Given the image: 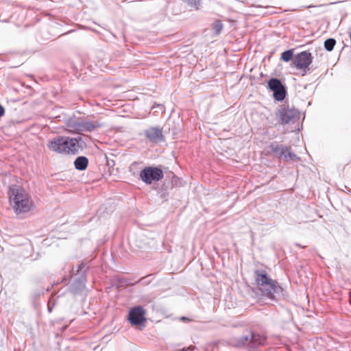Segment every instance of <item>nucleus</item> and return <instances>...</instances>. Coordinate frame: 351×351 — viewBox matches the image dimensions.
<instances>
[{
    "instance_id": "nucleus-14",
    "label": "nucleus",
    "mask_w": 351,
    "mask_h": 351,
    "mask_svg": "<svg viewBox=\"0 0 351 351\" xmlns=\"http://www.w3.org/2000/svg\"><path fill=\"white\" fill-rule=\"evenodd\" d=\"M252 337V347H254L261 345L265 342V337L258 334H254L251 332Z\"/></svg>"
},
{
    "instance_id": "nucleus-11",
    "label": "nucleus",
    "mask_w": 351,
    "mask_h": 351,
    "mask_svg": "<svg viewBox=\"0 0 351 351\" xmlns=\"http://www.w3.org/2000/svg\"><path fill=\"white\" fill-rule=\"evenodd\" d=\"M268 152L274 154L275 156L279 158L282 157V154L286 153L287 151V147L279 145L277 143H272L268 147Z\"/></svg>"
},
{
    "instance_id": "nucleus-2",
    "label": "nucleus",
    "mask_w": 351,
    "mask_h": 351,
    "mask_svg": "<svg viewBox=\"0 0 351 351\" xmlns=\"http://www.w3.org/2000/svg\"><path fill=\"white\" fill-rule=\"evenodd\" d=\"M254 277L256 285L263 295L275 299L282 291V287L276 281L271 279L265 270H256Z\"/></svg>"
},
{
    "instance_id": "nucleus-16",
    "label": "nucleus",
    "mask_w": 351,
    "mask_h": 351,
    "mask_svg": "<svg viewBox=\"0 0 351 351\" xmlns=\"http://www.w3.org/2000/svg\"><path fill=\"white\" fill-rule=\"evenodd\" d=\"M335 44H336V41L335 39L328 38V39L326 40L324 42V47L327 51H331L333 49Z\"/></svg>"
},
{
    "instance_id": "nucleus-13",
    "label": "nucleus",
    "mask_w": 351,
    "mask_h": 351,
    "mask_svg": "<svg viewBox=\"0 0 351 351\" xmlns=\"http://www.w3.org/2000/svg\"><path fill=\"white\" fill-rule=\"evenodd\" d=\"M88 160L85 156H78L74 161V166L80 171L85 170L87 168Z\"/></svg>"
},
{
    "instance_id": "nucleus-17",
    "label": "nucleus",
    "mask_w": 351,
    "mask_h": 351,
    "mask_svg": "<svg viewBox=\"0 0 351 351\" xmlns=\"http://www.w3.org/2000/svg\"><path fill=\"white\" fill-rule=\"evenodd\" d=\"M293 56V52L292 50H287L281 54V58L285 62H289L292 59Z\"/></svg>"
},
{
    "instance_id": "nucleus-6",
    "label": "nucleus",
    "mask_w": 351,
    "mask_h": 351,
    "mask_svg": "<svg viewBox=\"0 0 351 351\" xmlns=\"http://www.w3.org/2000/svg\"><path fill=\"white\" fill-rule=\"evenodd\" d=\"M141 180L147 184L154 182H158L163 178L162 171L156 167H147L140 172Z\"/></svg>"
},
{
    "instance_id": "nucleus-3",
    "label": "nucleus",
    "mask_w": 351,
    "mask_h": 351,
    "mask_svg": "<svg viewBox=\"0 0 351 351\" xmlns=\"http://www.w3.org/2000/svg\"><path fill=\"white\" fill-rule=\"evenodd\" d=\"M79 141L76 138L58 136L52 139L49 148L59 154H75L80 149Z\"/></svg>"
},
{
    "instance_id": "nucleus-18",
    "label": "nucleus",
    "mask_w": 351,
    "mask_h": 351,
    "mask_svg": "<svg viewBox=\"0 0 351 351\" xmlns=\"http://www.w3.org/2000/svg\"><path fill=\"white\" fill-rule=\"evenodd\" d=\"M222 29H223V25L220 21H217L213 23V29L215 32V34L216 35L219 34L221 33Z\"/></svg>"
},
{
    "instance_id": "nucleus-1",
    "label": "nucleus",
    "mask_w": 351,
    "mask_h": 351,
    "mask_svg": "<svg viewBox=\"0 0 351 351\" xmlns=\"http://www.w3.org/2000/svg\"><path fill=\"white\" fill-rule=\"evenodd\" d=\"M10 205L17 215H23L32 211L34 202L32 196L24 189L13 185L9 189Z\"/></svg>"
},
{
    "instance_id": "nucleus-4",
    "label": "nucleus",
    "mask_w": 351,
    "mask_h": 351,
    "mask_svg": "<svg viewBox=\"0 0 351 351\" xmlns=\"http://www.w3.org/2000/svg\"><path fill=\"white\" fill-rule=\"evenodd\" d=\"M102 126L98 121L92 122L83 117L71 118L66 121L67 130L71 133L91 132Z\"/></svg>"
},
{
    "instance_id": "nucleus-10",
    "label": "nucleus",
    "mask_w": 351,
    "mask_h": 351,
    "mask_svg": "<svg viewBox=\"0 0 351 351\" xmlns=\"http://www.w3.org/2000/svg\"><path fill=\"white\" fill-rule=\"evenodd\" d=\"M146 137L152 142L157 143L162 140V130L158 128H150L145 131Z\"/></svg>"
},
{
    "instance_id": "nucleus-7",
    "label": "nucleus",
    "mask_w": 351,
    "mask_h": 351,
    "mask_svg": "<svg viewBox=\"0 0 351 351\" xmlns=\"http://www.w3.org/2000/svg\"><path fill=\"white\" fill-rule=\"evenodd\" d=\"M279 122L282 124L295 123L299 119V112L295 109L280 108L277 113Z\"/></svg>"
},
{
    "instance_id": "nucleus-20",
    "label": "nucleus",
    "mask_w": 351,
    "mask_h": 351,
    "mask_svg": "<svg viewBox=\"0 0 351 351\" xmlns=\"http://www.w3.org/2000/svg\"><path fill=\"white\" fill-rule=\"evenodd\" d=\"M181 319L184 320V319H186V318H185L184 317H182L181 318Z\"/></svg>"
},
{
    "instance_id": "nucleus-12",
    "label": "nucleus",
    "mask_w": 351,
    "mask_h": 351,
    "mask_svg": "<svg viewBox=\"0 0 351 351\" xmlns=\"http://www.w3.org/2000/svg\"><path fill=\"white\" fill-rule=\"evenodd\" d=\"M252 337H251V332H249L247 334L239 337L237 340V342L235 343L234 346L239 348L252 347Z\"/></svg>"
},
{
    "instance_id": "nucleus-9",
    "label": "nucleus",
    "mask_w": 351,
    "mask_h": 351,
    "mask_svg": "<svg viewBox=\"0 0 351 351\" xmlns=\"http://www.w3.org/2000/svg\"><path fill=\"white\" fill-rule=\"evenodd\" d=\"M268 86L274 92V97L276 100L282 101L285 99L286 95L285 89L278 79H271L268 82Z\"/></svg>"
},
{
    "instance_id": "nucleus-5",
    "label": "nucleus",
    "mask_w": 351,
    "mask_h": 351,
    "mask_svg": "<svg viewBox=\"0 0 351 351\" xmlns=\"http://www.w3.org/2000/svg\"><path fill=\"white\" fill-rule=\"evenodd\" d=\"M313 57L310 52L302 51L293 57L292 64L298 70L302 71V75L306 74L310 70L309 66L312 63Z\"/></svg>"
},
{
    "instance_id": "nucleus-19",
    "label": "nucleus",
    "mask_w": 351,
    "mask_h": 351,
    "mask_svg": "<svg viewBox=\"0 0 351 351\" xmlns=\"http://www.w3.org/2000/svg\"><path fill=\"white\" fill-rule=\"evenodd\" d=\"M184 1L197 10L201 6V0H184Z\"/></svg>"
},
{
    "instance_id": "nucleus-15",
    "label": "nucleus",
    "mask_w": 351,
    "mask_h": 351,
    "mask_svg": "<svg viewBox=\"0 0 351 351\" xmlns=\"http://www.w3.org/2000/svg\"><path fill=\"white\" fill-rule=\"evenodd\" d=\"M285 160H296L298 159V156L293 152H291L289 147H287V151L284 154H282V157Z\"/></svg>"
},
{
    "instance_id": "nucleus-8",
    "label": "nucleus",
    "mask_w": 351,
    "mask_h": 351,
    "mask_svg": "<svg viewBox=\"0 0 351 351\" xmlns=\"http://www.w3.org/2000/svg\"><path fill=\"white\" fill-rule=\"evenodd\" d=\"M145 311L143 307L138 306L132 308L128 315V319L132 325H141L146 320L145 317Z\"/></svg>"
}]
</instances>
